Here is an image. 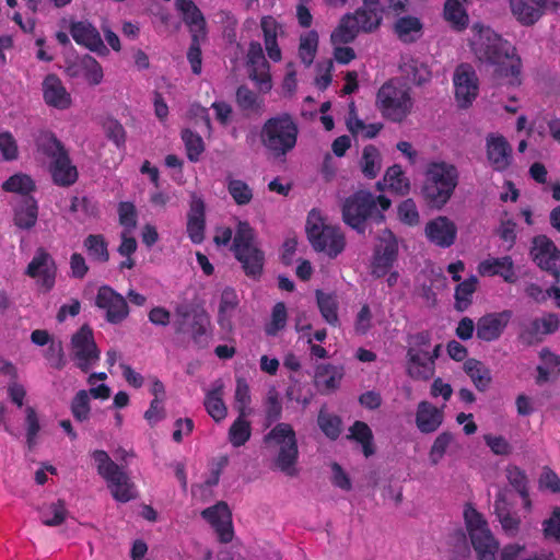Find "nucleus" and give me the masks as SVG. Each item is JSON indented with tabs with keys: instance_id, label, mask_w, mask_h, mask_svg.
<instances>
[{
	"instance_id": "nucleus-1",
	"label": "nucleus",
	"mask_w": 560,
	"mask_h": 560,
	"mask_svg": "<svg viewBox=\"0 0 560 560\" xmlns=\"http://www.w3.org/2000/svg\"><path fill=\"white\" fill-rule=\"evenodd\" d=\"M390 206L392 200L387 195L375 196L369 190L360 189L345 199L342 220L359 234H365L369 224L384 223V212Z\"/></svg>"
},
{
	"instance_id": "nucleus-2",
	"label": "nucleus",
	"mask_w": 560,
	"mask_h": 560,
	"mask_svg": "<svg viewBox=\"0 0 560 560\" xmlns=\"http://www.w3.org/2000/svg\"><path fill=\"white\" fill-rule=\"evenodd\" d=\"M266 447L273 453V467L288 477L299 475V447L295 432L289 423L276 424L265 436Z\"/></svg>"
},
{
	"instance_id": "nucleus-3",
	"label": "nucleus",
	"mask_w": 560,
	"mask_h": 560,
	"mask_svg": "<svg viewBox=\"0 0 560 560\" xmlns=\"http://www.w3.org/2000/svg\"><path fill=\"white\" fill-rule=\"evenodd\" d=\"M380 0H363V7L345 14L330 35L334 45L352 43L360 32L372 33L382 22Z\"/></svg>"
},
{
	"instance_id": "nucleus-4",
	"label": "nucleus",
	"mask_w": 560,
	"mask_h": 560,
	"mask_svg": "<svg viewBox=\"0 0 560 560\" xmlns=\"http://www.w3.org/2000/svg\"><path fill=\"white\" fill-rule=\"evenodd\" d=\"M173 327L176 334H189L198 349L209 346L210 316L202 306L190 303L178 304L174 311Z\"/></svg>"
},
{
	"instance_id": "nucleus-5",
	"label": "nucleus",
	"mask_w": 560,
	"mask_h": 560,
	"mask_svg": "<svg viewBox=\"0 0 560 560\" xmlns=\"http://www.w3.org/2000/svg\"><path fill=\"white\" fill-rule=\"evenodd\" d=\"M245 275L259 279L265 265V254L256 244L254 229L246 221H238L232 248Z\"/></svg>"
},
{
	"instance_id": "nucleus-6",
	"label": "nucleus",
	"mask_w": 560,
	"mask_h": 560,
	"mask_svg": "<svg viewBox=\"0 0 560 560\" xmlns=\"http://www.w3.org/2000/svg\"><path fill=\"white\" fill-rule=\"evenodd\" d=\"M261 141L276 158L285 155L296 143L298 126L290 114L271 117L261 128Z\"/></svg>"
},
{
	"instance_id": "nucleus-7",
	"label": "nucleus",
	"mask_w": 560,
	"mask_h": 560,
	"mask_svg": "<svg viewBox=\"0 0 560 560\" xmlns=\"http://www.w3.org/2000/svg\"><path fill=\"white\" fill-rule=\"evenodd\" d=\"M305 231L308 242L316 252H325L330 258H335L345 249V235L340 229L326 225L316 209L310 211Z\"/></svg>"
},
{
	"instance_id": "nucleus-8",
	"label": "nucleus",
	"mask_w": 560,
	"mask_h": 560,
	"mask_svg": "<svg viewBox=\"0 0 560 560\" xmlns=\"http://www.w3.org/2000/svg\"><path fill=\"white\" fill-rule=\"evenodd\" d=\"M413 102L409 89L398 85L397 79L385 82L376 94V107L383 117L401 122L411 112Z\"/></svg>"
},
{
	"instance_id": "nucleus-9",
	"label": "nucleus",
	"mask_w": 560,
	"mask_h": 560,
	"mask_svg": "<svg viewBox=\"0 0 560 560\" xmlns=\"http://www.w3.org/2000/svg\"><path fill=\"white\" fill-rule=\"evenodd\" d=\"M92 457L97 464L98 475L107 481L115 500L125 503L137 498L135 485L128 474L112 460L105 451H94Z\"/></svg>"
},
{
	"instance_id": "nucleus-10",
	"label": "nucleus",
	"mask_w": 560,
	"mask_h": 560,
	"mask_svg": "<svg viewBox=\"0 0 560 560\" xmlns=\"http://www.w3.org/2000/svg\"><path fill=\"white\" fill-rule=\"evenodd\" d=\"M464 518L478 560H495L499 551V542L491 534L482 515L471 506L464 511Z\"/></svg>"
},
{
	"instance_id": "nucleus-11",
	"label": "nucleus",
	"mask_w": 560,
	"mask_h": 560,
	"mask_svg": "<svg viewBox=\"0 0 560 560\" xmlns=\"http://www.w3.org/2000/svg\"><path fill=\"white\" fill-rule=\"evenodd\" d=\"M2 188L5 191L19 192L24 197L22 203L15 209V225L25 230L33 228L37 221V205L35 199L28 196L35 189L32 177H9L2 184Z\"/></svg>"
},
{
	"instance_id": "nucleus-12",
	"label": "nucleus",
	"mask_w": 560,
	"mask_h": 560,
	"mask_svg": "<svg viewBox=\"0 0 560 560\" xmlns=\"http://www.w3.org/2000/svg\"><path fill=\"white\" fill-rule=\"evenodd\" d=\"M472 50L479 61L492 65L502 59H510L513 48L500 35L488 28L472 43Z\"/></svg>"
},
{
	"instance_id": "nucleus-13",
	"label": "nucleus",
	"mask_w": 560,
	"mask_h": 560,
	"mask_svg": "<svg viewBox=\"0 0 560 560\" xmlns=\"http://www.w3.org/2000/svg\"><path fill=\"white\" fill-rule=\"evenodd\" d=\"M71 348L73 358L78 360V368L82 372H88L92 364L100 359V350L94 341L93 331L88 324L81 328L71 338Z\"/></svg>"
},
{
	"instance_id": "nucleus-14",
	"label": "nucleus",
	"mask_w": 560,
	"mask_h": 560,
	"mask_svg": "<svg viewBox=\"0 0 560 560\" xmlns=\"http://www.w3.org/2000/svg\"><path fill=\"white\" fill-rule=\"evenodd\" d=\"M530 256L539 268L550 272L555 277V283L560 282V250L555 243L546 235H538L533 238Z\"/></svg>"
},
{
	"instance_id": "nucleus-15",
	"label": "nucleus",
	"mask_w": 560,
	"mask_h": 560,
	"mask_svg": "<svg viewBox=\"0 0 560 560\" xmlns=\"http://www.w3.org/2000/svg\"><path fill=\"white\" fill-rule=\"evenodd\" d=\"M455 97L460 108H468L478 95V77L472 66L460 63L454 72Z\"/></svg>"
},
{
	"instance_id": "nucleus-16",
	"label": "nucleus",
	"mask_w": 560,
	"mask_h": 560,
	"mask_svg": "<svg viewBox=\"0 0 560 560\" xmlns=\"http://www.w3.org/2000/svg\"><path fill=\"white\" fill-rule=\"evenodd\" d=\"M457 186L456 177H425L421 195L430 208L441 209Z\"/></svg>"
},
{
	"instance_id": "nucleus-17",
	"label": "nucleus",
	"mask_w": 560,
	"mask_h": 560,
	"mask_svg": "<svg viewBox=\"0 0 560 560\" xmlns=\"http://www.w3.org/2000/svg\"><path fill=\"white\" fill-rule=\"evenodd\" d=\"M95 304L106 311V320L114 325L120 324L129 315L125 298L108 285H102L98 289Z\"/></svg>"
},
{
	"instance_id": "nucleus-18",
	"label": "nucleus",
	"mask_w": 560,
	"mask_h": 560,
	"mask_svg": "<svg viewBox=\"0 0 560 560\" xmlns=\"http://www.w3.org/2000/svg\"><path fill=\"white\" fill-rule=\"evenodd\" d=\"M247 66L249 68V79L256 83L262 93L269 92L272 88L271 77L269 74V63L265 58L260 43L252 42L249 44Z\"/></svg>"
},
{
	"instance_id": "nucleus-19",
	"label": "nucleus",
	"mask_w": 560,
	"mask_h": 560,
	"mask_svg": "<svg viewBox=\"0 0 560 560\" xmlns=\"http://www.w3.org/2000/svg\"><path fill=\"white\" fill-rule=\"evenodd\" d=\"M559 328V318L556 314H546L521 324L520 340L526 346H533L542 340V337L555 332Z\"/></svg>"
},
{
	"instance_id": "nucleus-20",
	"label": "nucleus",
	"mask_w": 560,
	"mask_h": 560,
	"mask_svg": "<svg viewBox=\"0 0 560 560\" xmlns=\"http://www.w3.org/2000/svg\"><path fill=\"white\" fill-rule=\"evenodd\" d=\"M57 267L51 255L44 248H37L33 259L28 264L25 273L31 278H38V282L49 291L55 285Z\"/></svg>"
},
{
	"instance_id": "nucleus-21",
	"label": "nucleus",
	"mask_w": 560,
	"mask_h": 560,
	"mask_svg": "<svg viewBox=\"0 0 560 560\" xmlns=\"http://www.w3.org/2000/svg\"><path fill=\"white\" fill-rule=\"evenodd\" d=\"M70 34L77 44L84 46L98 56L104 57L109 54L100 32L89 21L71 22Z\"/></svg>"
},
{
	"instance_id": "nucleus-22",
	"label": "nucleus",
	"mask_w": 560,
	"mask_h": 560,
	"mask_svg": "<svg viewBox=\"0 0 560 560\" xmlns=\"http://www.w3.org/2000/svg\"><path fill=\"white\" fill-rule=\"evenodd\" d=\"M511 317V311L488 313L481 316L476 324L477 338L486 342L498 340L506 328Z\"/></svg>"
},
{
	"instance_id": "nucleus-23",
	"label": "nucleus",
	"mask_w": 560,
	"mask_h": 560,
	"mask_svg": "<svg viewBox=\"0 0 560 560\" xmlns=\"http://www.w3.org/2000/svg\"><path fill=\"white\" fill-rule=\"evenodd\" d=\"M425 236L434 245L441 248L451 247L457 236V226L447 217H438L425 225Z\"/></svg>"
},
{
	"instance_id": "nucleus-24",
	"label": "nucleus",
	"mask_w": 560,
	"mask_h": 560,
	"mask_svg": "<svg viewBox=\"0 0 560 560\" xmlns=\"http://www.w3.org/2000/svg\"><path fill=\"white\" fill-rule=\"evenodd\" d=\"M206 206L201 198L191 197L190 208L187 214V233L190 241L199 244L205 240Z\"/></svg>"
},
{
	"instance_id": "nucleus-25",
	"label": "nucleus",
	"mask_w": 560,
	"mask_h": 560,
	"mask_svg": "<svg viewBox=\"0 0 560 560\" xmlns=\"http://www.w3.org/2000/svg\"><path fill=\"white\" fill-rule=\"evenodd\" d=\"M487 155L493 170L502 172L510 165L512 148L503 136H492L487 140Z\"/></svg>"
},
{
	"instance_id": "nucleus-26",
	"label": "nucleus",
	"mask_w": 560,
	"mask_h": 560,
	"mask_svg": "<svg viewBox=\"0 0 560 560\" xmlns=\"http://www.w3.org/2000/svg\"><path fill=\"white\" fill-rule=\"evenodd\" d=\"M45 102L52 107L66 109L71 105L70 94L56 74H48L43 82Z\"/></svg>"
},
{
	"instance_id": "nucleus-27",
	"label": "nucleus",
	"mask_w": 560,
	"mask_h": 560,
	"mask_svg": "<svg viewBox=\"0 0 560 560\" xmlns=\"http://www.w3.org/2000/svg\"><path fill=\"white\" fill-rule=\"evenodd\" d=\"M443 411L429 401H420L416 413L417 428L422 433L435 432L443 422Z\"/></svg>"
},
{
	"instance_id": "nucleus-28",
	"label": "nucleus",
	"mask_w": 560,
	"mask_h": 560,
	"mask_svg": "<svg viewBox=\"0 0 560 560\" xmlns=\"http://www.w3.org/2000/svg\"><path fill=\"white\" fill-rule=\"evenodd\" d=\"M343 376V369L332 364H318L315 369L314 384L322 394L335 392Z\"/></svg>"
},
{
	"instance_id": "nucleus-29",
	"label": "nucleus",
	"mask_w": 560,
	"mask_h": 560,
	"mask_svg": "<svg viewBox=\"0 0 560 560\" xmlns=\"http://www.w3.org/2000/svg\"><path fill=\"white\" fill-rule=\"evenodd\" d=\"M494 513L503 530L509 535H515L520 527V518L512 514L506 501V491L500 490L494 502Z\"/></svg>"
},
{
	"instance_id": "nucleus-30",
	"label": "nucleus",
	"mask_w": 560,
	"mask_h": 560,
	"mask_svg": "<svg viewBox=\"0 0 560 560\" xmlns=\"http://www.w3.org/2000/svg\"><path fill=\"white\" fill-rule=\"evenodd\" d=\"M510 5L517 21L527 26L535 24L540 19L544 10H552L550 5L529 4L528 0H510Z\"/></svg>"
},
{
	"instance_id": "nucleus-31",
	"label": "nucleus",
	"mask_w": 560,
	"mask_h": 560,
	"mask_svg": "<svg viewBox=\"0 0 560 560\" xmlns=\"http://www.w3.org/2000/svg\"><path fill=\"white\" fill-rule=\"evenodd\" d=\"M261 28L269 58L273 61H279L281 59V50L278 46L277 37L279 32L282 33L281 25L272 16H264L261 19Z\"/></svg>"
},
{
	"instance_id": "nucleus-32",
	"label": "nucleus",
	"mask_w": 560,
	"mask_h": 560,
	"mask_svg": "<svg viewBox=\"0 0 560 560\" xmlns=\"http://www.w3.org/2000/svg\"><path fill=\"white\" fill-rule=\"evenodd\" d=\"M479 272L481 275L501 276L506 282H514L516 279L513 260L510 256L482 261L479 265Z\"/></svg>"
},
{
	"instance_id": "nucleus-33",
	"label": "nucleus",
	"mask_w": 560,
	"mask_h": 560,
	"mask_svg": "<svg viewBox=\"0 0 560 560\" xmlns=\"http://www.w3.org/2000/svg\"><path fill=\"white\" fill-rule=\"evenodd\" d=\"M398 255V244L395 235L389 230H384L381 244L376 246L373 260L383 266L393 267Z\"/></svg>"
},
{
	"instance_id": "nucleus-34",
	"label": "nucleus",
	"mask_w": 560,
	"mask_h": 560,
	"mask_svg": "<svg viewBox=\"0 0 560 560\" xmlns=\"http://www.w3.org/2000/svg\"><path fill=\"white\" fill-rule=\"evenodd\" d=\"M394 31L401 42L415 43L421 37L422 23L416 16H401L395 22Z\"/></svg>"
},
{
	"instance_id": "nucleus-35",
	"label": "nucleus",
	"mask_w": 560,
	"mask_h": 560,
	"mask_svg": "<svg viewBox=\"0 0 560 560\" xmlns=\"http://www.w3.org/2000/svg\"><path fill=\"white\" fill-rule=\"evenodd\" d=\"M401 73L412 83L421 86L431 80V71L428 66L417 59L408 58L399 65Z\"/></svg>"
},
{
	"instance_id": "nucleus-36",
	"label": "nucleus",
	"mask_w": 560,
	"mask_h": 560,
	"mask_svg": "<svg viewBox=\"0 0 560 560\" xmlns=\"http://www.w3.org/2000/svg\"><path fill=\"white\" fill-rule=\"evenodd\" d=\"M40 513L42 523L45 526L57 527L65 523L69 512L66 508V502L58 499L55 502L44 504L38 509Z\"/></svg>"
},
{
	"instance_id": "nucleus-37",
	"label": "nucleus",
	"mask_w": 560,
	"mask_h": 560,
	"mask_svg": "<svg viewBox=\"0 0 560 560\" xmlns=\"http://www.w3.org/2000/svg\"><path fill=\"white\" fill-rule=\"evenodd\" d=\"M463 368L478 390L485 392L489 387L492 380L490 370L481 361L468 359Z\"/></svg>"
},
{
	"instance_id": "nucleus-38",
	"label": "nucleus",
	"mask_w": 560,
	"mask_h": 560,
	"mask_svg": "<svg viewBox=\"0 0 560 560\" xmlns=\"http://www.w3.org/2000/svg\"><path fill=\"white\" fill-rule=\"evenodd\" d=\"M223 383L217 381L214 387L210 390L205 399V407L207 412L213 418L214 421L219 422L226 417V407L222 399Z\"/></svg>"
},
{
	"instance_id": "nucleus-39",
	"label": "nucleus",
	"mask_w": 560,
	"mask_h": 560,
	"mask_svg": "<svg viewBox=\"0 0 560 560\" xmlns=\"http://www.w3.org/2000/svg\"><path fill=\"white\" fill-rule=\"evenodd\" d=\"M409 359L408 373L411 377L418 380H429L434 373L433 361L428 362L425 358L410 348L407 352Z\"/></svg>"
},
{
	"instance_id": "nucleus-40",
	"label": "nucleus",
	"mask_w": 560,
	"mask_h": 560,
	"mask_svg": "<svg viewBox=\"0 0 560 560\" xmlns=\"http://www.w3.org/2000/svg\"><path fill=\"white\" fill-rule=\"evenodd\" d=\"M494 66L493 77L500 82L503 79H508L509 84L518 85L521 84V60L517 58L515 61H510V59H502L498 63H492Z\"/></svg>"
},
{
	"instance_id": "nucleus-41",
	"label": "nucleus",
	"mask_w": 560,
	"mask_h": 560,
	"mask_svg": "<svg viewBox=\"0 0 560 560\" xmlns=\"http://www.w3.org/2000/svg\"><path fill=\"white\" fill-rule=\"evenodd\" d=\"M88 255L97 262L109 260L108 243L102 234H90L83 242Z\"/></svg>"
},
{
	"instance_id": "nucleus-42",
	"label": "nucleus",
	"mask_w": 560,
	"mask_h": 560,
	"mask_svg": "<svg viewBox=\"0 0 560 560\" xmlns=\"http://www.w3.org/2000/svg\"><path fill=\"white\" fill-rule=\"evenodd\" d=\"M349 431L350 434L347 438L355 440L362 445V451L365 457H370L375 453L373 433L365 422L355 421Z\"/></svg>"
},
{
	"instance_id": "nucleus-43",
	"label": "nucleus",
	"mask_w": 560,
	"mask_h": 560,
	"mask_svg": "<svg viewBox=\"0 0 560 560\" xmlns=\"http://www.w3.org/2000/svg\"><path fill=\"white\" fill-rule=\"evenodd\" d=\"M444 19L457 31L468 26V14L458 0H446L444 4Z\"/></svg>"
},
{
	"instance_id": "nucleus-44",
	"label": "nucleus",
	"mask_w": 560,
	"mask_h": 560,
	"mask_svg": "<svg viewBox=\"0 0 560 560\" xmlns=\"http://www.w3.org/2000/svg\"><path fill=\"white\" fill-rule=\"evenodd\" d=\"M478 279L471 276L465 281L460 282L455 289V310L458 312L466 311L472 303V294L476 291Z\"/></svg>"
},
{
	"instance_id": "nucleus-45",
	"label": "nucleus",
	"mask_w": 560,
	"mask_h": 560,
	"mask_svg": "<svg viewBox=\"0 0 560 560\" xmlns=\"http://www.w3.org/2000/svg\"><path fill=\"white\" fill-rule=\"evenodd\" d=\"M236 104L244 112L259 113L262 109L264 101L246 85H241L236 90Z\"/></svg>"
},
{
	"instance_id": "nucleus-46",
	"label": "nucleus",
	"mask_w": 560,
	"mask_h": 560,
	"mask_svg": "<svg viewBox=\"0 0 560 560\" xmlns=\"http://www.w3.org/2000/svg\"><path fill=\"white\" fill-rule=\"evenodd\" d=\"M49 158L51 175H79L77 166L72 164L65 147L56 152V155H50Z\"/></svg>"
},
{
	"instance_id": "nucleus-47",
	"label": "nucleus",
	"mask_w": 560,
	"mask_h": 560,
	"mask_svg": "<svg viewBox=\"0 0 560 560\" xmlns=\"http://www.w3.org/2000/svg\"><path fill=\"white\" fill-rule=\"evenodd\" d=\"M317 46L318 34L316 31H310L306 35L301 36L299 56L306 67H310L313 63Z\"/></svg>"
},
{
	"instance_id": "nucleus-48",
	"label": "nucleus",
	"mask_w": 560,
	"mask_h": 560,
	"mask_svg": "<svg viewBox=\"0 0 560 560\" xmlns=\"http://www.w3.org/2000/svg\"><path fill=\"white\" fill-rule=\"evenodd\" d=\"M376 188L387 196H404L409 192L410 183L408 177H383V180L377 182Z\"/></svg>"
},
{
	"instance_id": "nucleus-49",
	"label": "nucleus",
	"mask_w": 560,
	"mask_h": 560,
	"mask_svg": "<svg viewBox=\"0 0 560 560\" xmlns=\"http://www.w3.org/2000/svg\"><path fill=\"white\" fill-rule=\"evenodd\" d=\"M245 417L238 413L237 419L229 430V440L235 447L244 445L250 438V424L245 420Z\"/></svg>"
},
{
	"instance_id": "nucleus-50",
	"label": "nucleus",
	"mask_w": 560,
	"mask_h": 560,
	"mask_svg": "<svg viewBox=\"0 0 560 560\" xmlns=\"http://www.w3.org/2000/svg\"><path fill=\"white\" fill-rule=\"evenodd\" d=\"M317 423L328 439L336 440L340 435L341 419L338 416L326 412L324 408L319 410Z\"/></svg>"
},
{
	"instance_id": "nucleus-51",
	"label": "nucleus",
	"mask_w": 560,
	"mask_h": 560,
	"mask_svg": "<svg viewBox=\"0 0 560 560\" xmlns=\"http://www.w3.org/2000/svg\"><path fill=\"white\" fill-rule=\"evenodd\" d=\"M182 139L185 143L187 156L191 162L198 161L199 155L205 150L202 138L190 129H184L182 131Z\"/></svg>"
},
{
	"instance_id": "nucleus-52",
	"label": "nucleus",
	"mask_w": 560,
	"mask_h": 560,
	"mask_svg": "<svg viewBox=\"0 0 560 560\" xmlns=\"http://www.w3.org/2000/svg\"><path fill=\"white\" fill-rule=\"evenodd\" d=\"M25 430H26V444L28 450H33L37 444V434L40 431L39 419L36 410L32 406L25 408Z\"/></svg>"
},
{
	"instance_id": "nucleus-53",
	"label": "nucleus",
	"mask_w": 560,
	"mask_h": 560,
	"mask_svg": "<svg viewBox=\"0 0 560 560\" xmlns=\"http://www.w3.org/2000/svg\"><path fill=\"white\" fill-rule=\"evenodd\" d=\"M506 478L510 485L520 493L523 499L528 498L527 483L528 479L526 472L518 466L509 465L505 469Z\"/></svg>"
},
{
	"instance_id": "nucleus-54",
	"label": "nucleus",
	"mask_w": 560,
	"mask_h": 560,
	"mask_svg": "<svg viewBox=\"0 0 560 560\" xmlns=\"http://www.w3.org/2000/svg\"><path fill=\"white\" fill-rule=\"evenodd\" d=\"M361 170L364 175H376L381 171V155L372 144L366 145L363 150Z\"/></svg>"
},
{
	"instance_id": "nucleus-55",
	"label": "nucleus",
	"mask_w": 560,
	"mask_h": 560,
	"mask_svg": "<svg viewBox=\"0 0 560 560\" xmlns=\"http://www.w3.org/2000/svg\"><path fill=\"white\" fill-rule=\"evenodd\" d=\"M90 397L85 389L79 390L71 401V412L77 421H86L90 417Z\"/></svg>"
},
{
	"instance_id": "nucleus-56",
	"label": "nucleus",
	"mask_w": 560,
	"mask_h": 560,
	"mask_svg": "<svg viewBox=\"0 0 560 560\" xmlns=\"http://www.w3.org/2000/svg\"><path fill=\"white\" fill-rule=\"evenodd\" d=\"M317 304L323 317L327 323L334 325L338 322L337 302L331 294H325L322 291H316Z\"/></svg>"
},
{
	"instance_id": "nucleus-57",
	"label": "nucleus",
	"mask_w": 560,
	"mask_h": 560,
	"mask_svg": "<svg viewBox=\"0 0 560 560\" xmlns=\"http://www.w3.org/2000/svg\"><path fill=\"white\" fill-rule=\"evenodd\" d=\"M228 189L234 201L240 206L247 205L253 199L252 189L241 179H231Z\"/></svg>"
},
{
	"instance_id": "nucleus-58",
	"label": "nucleus",
	"mask_w": 560,
	"mask_h": 560,
	"mask_svg": "<svg viewBox=\"0 0 560 560\" xmlns=\"http://www.w3.org/2000/svg\"><path fill=\"white\" fill-rule=\"evenodd\" d=\"M80 66L85 71V78L90 84L97 85L102 82L103 70L95 58L86 54L80 59Z\"/></svg>"
},
{
	"instance_id": "nucleus-59",
	"label": "nucleus",
	"mask_w": 560,
	"mask_h": 560,
	"mask_svg": "<svg viewBox=\"0 0 560 560\" xmlns=\"http://www.w3.org/2000/svg\"><path fill=\"white\" fill-rule=\"evenodd\" d=\"M206 39V35L201 34H191V43L187 51V59L191 66V71L195 74H200L201 72V40Z\"/></svg>"
},
{
	"instance_id": "nucleus-60",
	"label": "nucleus",
	"mask_w": 560,
	"mask_h": 560,
	"mask_svg": "<svg viewBox=\"0 0 560 560\" xmlns=\"http://www.w3.org/2000/svg\"><path fill=\"white\" fill-rule=\"evenodd\" d=\"M250 402L249 386L245 378L238 377L235 389V408L241 416H247L250 411L248 405Z\"/></svg>"
},
{
	"instance_id": "nucleus-61",
	"label": "nucleus",
	"mask_w": 560,
	"mask_h": 560,
	"mask_svg": "<svg viewBox=\"0 0 560 560\" xmlns=\"http://www.w3.org/2000/svg\"><path fill=\"white\" fill-rule=\"evenodd\" d=\"M287 324V307L283 302H278L271 314V322L266 326V334L268 336H276L277 332L285 327Z\"/></svg>"
},
{
	"instance_id": "nucleus-62",
	"label": "nucleus",
	"mask_w": 560,
	"mask_h": 560,
	"mask_svg": "<svg viewBox=\"0 0 560 560\" xmlns=\"http://www.w3.org/2000/svg\"><path fill=\"white\" fill-rule=\"evenodd\" d=\"M119 223L127 232H132L137 228V210L133 203L122 201L118 205Z\"/></svg>"
},
{
	"instance_id": "nucleus-63",
	"label": "nucleus",
	"mask_w": 560,
	"mask_h": 560,
	"mask_svg": "<svg viewBox=\"0 0 560 560\" xmlns=\"http://www.w3.org/2000/svg\"><path fill=\"white\" fill-rule=\"evenodd\" d=\"M36 143L38 149L47 156L56 155V152L62 150L65 147L57 137L49 131H42L36 139Z\"/></svg>"
},
{
	"instance_id": "nucleus-64",
	"label": "nucleus",
	"mask_w": 560,
	"mask_h": 560,
	"mask_svg": "<svg viewBox=\"0 0 560 560\" xmlns=\"http://www.w3.org/2000/svg\"><path fill=\"white\" fill-rule=\"evenodd\" d=\"M201 516L209 522L212 527L218 525L225 517H232L231 511L224 501H220L213 506L207 508L201 512Z\"/></svg>"
}]
</instances>
